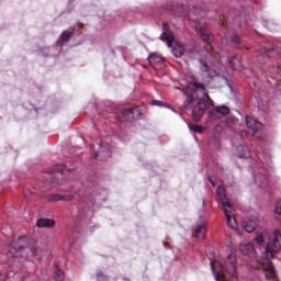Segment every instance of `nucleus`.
Listing matches in <instances>:
<instances>
[{"label":"nucleus","instance_id":"18","mask_svg":"<svg viewBox=\"0 0 281 281\" xmlns=\"http://www.w3.org/2000/svg\"><path fill=\"white\" fill-rule=\"evenodd\" d=\"M74 195L67 194V195H61V194H54L50 196L49 201H72Z\"/></svg>","mask_w":281,"mask_h":281},{"label":"nucleus","instance_id":"3","mask_svg":"<svg viewBox=\"0 0 281 281\" xmlns=\"http://www.w3.org/2000/svg\"><path fill=\"white\" fill-rule=\"evenodd\" d=\"M160 41H166L168 47H172V54L176 58H181L183 56V45L175 43V35L166 29V25L164 26V33L160 35Z\"/></svg>","mask_w":281,"mask_h":281},{"label":"nucleus","instance_id":"6","mask_svg":"<svg viewBox=\"0 0 281 281\" xmlns=\"http://www.w3.org/2000/svg\"><path fill=\"white\" fill-rule=\"evenodd\" d=\"M222 115H229V108L220 105L209 110V117L213 120H221Z\"/></svg>","mask_w":281,"mask_h":281},{"label":"nucleus","instance_id":"5","mask_svg":"<svg viewBox=\"0 0 281 281\" xmlns=\"http://www.w3.org/2000/svg\"><path fill=\"white\" fill-rule=\"evenodd\" d=\"M265 258H260L258 260L266 278H271L272 280H276L278 278V274L276 272V267H273V262L269 261L272 260L273 258L267 257V255L263 252Z\"/></svg>","mask_w":281,"mask_h":281},{"label":"nucleus","instance_id":"4","mask_svg":"<svg viewBox=\"0 0 281 281\" xmlns=\"http://www.w3.org/2000/svg\"><path fill=\"white\" fill-rule=\"evenodd\" d=\"M92 150L94 151L95 159H99V161H104V159L111 157V145L109 143L97 142L92 145Z\"/></svg>","mask_w":281,"mask_h":281},{"label":"nucleus","instance_id":"8","mask_svg":"<svg viewBox=\"0 0 281 281\" xmlns=\"http://www.w3.org/2000/svg\"><path fill=\"white\" fill-rule=\"evenodd\" d=\"M148 61L149 65L154 68V69H164V67H166V63L164 61V57L157 55V54H151L148 57Z\"/></svg>","mask_w":281,"mask_h":281},{"label":"nucleus","instance_id":"24","mask_svg":"<svg viewBox=\"0 0 281 281\" xmlns=\"http://www.w3.org/2000/svg\"><path fill=\"white\" fill-rule=\"evenodd\" d=\"M109 280V278H106V276H104L103 273H102V271H99L98 273H97V281H108Z\"/></svg>","mask_w":281,"mask_h":281},{"label":"nucleus","instance_id":"14","mask_svg":"<svg viewBox=\"0 0 281 281\" xmlns=\"http://www.w3.org/2000/svg\"><path fill=\"white\" fill-rule=\"evenodd\" d=\"M71 34H74V30L64 31L59 41H57V43H56L57 47H61V45H65V43H67V41H69Z\"/></svg>","mask_w":281,"mask_h":281},{"label":"nucleus","instance_id":"10","mask_svg":"<svg viewBox=\"0 0 281 281\" xmlns=\"http://www.w3.org/2000/svg\"><path fill=\"white\" fill-rule=\"evenodd\" d=\"M224 210V214L226 216V223L228 225V227H231L232 229H237L238 224L236 223V218L232 217V212H234V206L231 207H226L223 209Z\"/></svg>","mask_w":281,"mask_h":281},{"label":"nucleus","instance_id":"29","mask_svg":"<svg viewBox=\"0 0 281 281\" xmlns=\"http://www.w3.org/2000/svg\"><path fill=\"white\" fill-rule=\"evenodd\" d=\"M154 104H156V106H159V104H161V102L155 101Z\"/></svg>","mask_w":281,"mask_h":281},{"label":"nucleus","instance_id":"16","mask_svg":"<svg viewBox=\"0 0 281 281\" xmlns=\"http://www.w3.org/2000/svg\"><path fill=\"white\" fill-rule=\"evenodd\" d=\"M202 71H205L209 78H215V76H218V72L216 71V69L210 68V66L205 63L202 64Z\"/></svg>","mask_w":281,"mask_h":281},{"label":"nucleus","instance_id":"17","mask_svg":"<svg viewBox=\"0 0 281 281\" xmlns=\"http://www.w3.org/2000/svg\"><path fill=\"white\" fill-rule=\"evenodd\" d=\"M239 249L244 256H249V254H254V245L252 244H241Z\"/></svg>","mask_w":281,"mask_h":281},{"label":"nucleus","instance_id":"1","mask_svg":"<svg viewBox=\"0 0 281 281\" xmlns=\"http://www.w3.org/2000/svg\"><path fill=\"white\" fill-rule=\"evenodd\" d=\"M187 100L184 102V109H192V120L194 122H201V117L205 114V110L212 106V99L207 95V90L203 83L191 81L186 89L182 90Z\"/></svg>","mask_w":281,"mask_h":281},{"label":"nucleus","instance_id":"32","mask_svg":"<svg viewBox=\"0 0 281 281\" xmlns=\"http://www.w3.org/2000/svg\"><path fill=\"white\" fill-rule=\"evenodd\" d=\"M280 74H281V68H280Z\"/></svg>","mask_w":281,"mask_h":281},{"label":"nucleus","instance_id":"23","mask_svg":"<svg viewBox=\"0 0 281 281\" xmlns=\"http://www.w3.org/2000/svg\"><path fill=\"white\" fill-rule=\"evenodd\" d=\"M65 165H57L55 166V168L53 169V172H65Z\"/></svg>","mask_w":281,"mask_h":281},{"label":"nucleus","instance_id":"30","mask_svg":"<svg viewBox=\"0 0 281 281\" xmlns=\"http://www.w3.org/2000/svg\"><path fill=\"white\" fill-rule=\"evenodd\" d=\"M243 148V150H247V148H244V147H241Z\"/></svg>","mask_w":281,"mask_h":281},{"label":"nucleus","instance_id":"13","mask_svg":"<svg viewBox=\"0 0 281 281\" xmlns=\"http://www.w3.org/2000/svg\"><path fill=\"white\" fill-rule=\"evenodd\" d=\"M53 279L55 281H65V272L58 267L57 263L53 267Z\"/></svg>","mask_w":281,"mask_h":281},{"label":"nucleus","instance_id":"9","mask_svg":"<svg viewBox=\"0 0 281 281\" xmlns=\"http://www.w3.org/2000/svg\"><path fill=\"white\" fill-rule=\"evenodd\" d=\"M258 223H260V221L258 220L257 216H255V217H251L250 220L244 221L243 227L245 232H247L248 234H251L252 232H256V227H258Z\"/></svg>","mask_w":281,"mask_h":281},{"label":"nucleus","instance_id":"26","mask_svg":"<svg viewBox=\"0 0 281 281\" xmlns=\"http://www.w3.org/2000/svg\"><path fill=\"white\" fill-rule=\"evenodd\" d=\"M232 69H238V66H236V57H233L228 60Z\"/></svg>","mask_w":281,"mask_h":281},{"label":"nucleus","instance_id":"11","mask_svg":"<svg viewBox=\"0 0 281 281\" xmlns=\"http://www.w3.org/2000/svg\"><path fill=\"white\" fill-rule=\"evenodd\" d=\"M195 32H196V34H199V36H201L202 41H204L209 45H210V43H212V35H210V33L207 32V29L205 26L196 25Z\"/></svg>","mask_w":281,"mask_h":281},{"label":"nucleus","instance_id":"28","mask_svg":"<svg viewBox=\"0 0 281 281\" xmlns=\"http://www.w3.org/2000/svg\"><path fill=\"white\" fill-rule=\"evenodd\" d=\"M0 281H5V274H0Z\"/></svg>","mask_w":281,"mask_h":281},{"label":"nucleus","instance_id":"2","mask_svg":"<svg viewBox=\"0 0 281 281\" xmlns=\"http://www.w3.org/2000/svg\"><path fill=\"white\" fill-rule=\"evenodd\" d=\"M35 251L36 248H34V245L30 243L27 237H20L11 243L9 254L13 258H32Z\"/></svg>","mask_w":281,"mask_h":281},{"label":"nucleus","instance_id":"15","mask_svg":"<svg viewBox=\"0 0 281 281\" xmlns=\"http://www.w3.org/2000/svg\"><path fill=\"white\" fill-rule=\"evenodd\" d=\"M54 225H56V222H54V220H49V218H41L37 220L36 226L37 227H54Z\"/></svg>","mask_w":281,"mask_h":281},{"label":"nucleus","instance_id":"27","mask_svg":"<svg viewBox=\"0 0 281 281\" xmlns=\"http://www.w3.org/2000/svg\"><path fill=\"white\" fill-rule=\"evenodd\" d=\"M232 42L238 44V43H240V37L238 35H234L232 37Z\"/></svg>","mask_w":281,"mask_h":281},{"label":"nucleus","instance_id":"31","mask_svg":"<svg viewBox=\"0 0 281 281\" xmlns=\"http://www.w3.org/2000/svg\"><path fill=\"white\" fill-rule=\"evenodd\" d=\"M237 63H238V65H240V61H239V60H237Z\"/></svg>","mask_w":281,"mask_h":281},{"label":"nucleus","instance_id":"22","mask_svg":"<svg viewBox=\"0 0 281 281\" xmlns=\"http://www.w3.org/2000/svg\"><path fill=\"white\" fill-rule=\"evenodd\" d=\"M281 216V200H279L276 203V209H274V218H280Z\"/></svg>","mask_w":281,"mask_h":281},{"label":"nucleus","instance_id":"12","mask_svg":"<svg viewBox=\"0 0 281 281\" xmlns=\"http://www.w3.org/2000/svg\"><path fill=\"white\" fill-rule=\"evenodd\" d=\"M217 196L222 203L223 210L226 207H232V203L225 199V188L224 187H218L217 188Z\"/></svg>","mask_w":281,"mask_h":281},{"label":"nucleus","instance_id":"19","mask_svg":"<svg viewBox=\"0 0 281 281\" xmlns=\"http://www.w3.org/2000/svg\"><path fill=\"white\" fill-rule=\"evenodd\" d=\"M262 54L258 57L259 63H265L267 58H269V53L273 52V46H269L268 48H262Z\"/></svg>","mask_w":281,"mask_h":281},{"label":"nucleus","instance_id":"7","mask_svg":"<svg viewBox=\"0 0 281 281\" xmlns=\"http://www.w3.org/2000/svg\"><path fill=\"white\" fill-rule=\"evenodd\" d=\"M246 126H248V128L254 132V135L255 137H257V139H260V133H258V131L262 128V123L257 122L249 116H246Z\"/></svg>","mask_w":281,"mask_h":281},{"label":"nucleus","instance_id":"25","mask_svg":"<svg viewBox=\"0 0 281 281\" xmlns=\"http://www.w3.org/2000/svg\"><path fill=\"white\" fill-rule=\"evenodd\" d=\"M136 111H137V108L127 109V110L123 111V115H135Z\"/></svg>","mask_w":281,"mask_h":281},{"label":"nucleus","instance_id":"21","mask_svg":"<svg viewBox=\"0 0 281 281\" xmlns=\"http://www.w3.org/2000/svg\"><path fill=\"white\" fill-rule=\"evenodd\" d=\"M189 128H190L193 133H205V127H203V126H201V125L189 124Z\"/></svg>","mask_w":281,"mask_h":281},{"label":"nucleus","instance_id":"20","mask_svg":"<svg viewBox=\"0 0 281 281\" xmlns=\"http://www.w3.org/2000/svg\"><path fill=\"white\" fill-rule=\"evenodd\" d=\"M194 233L196 234L198 237L204 238L205 237V225H203V224L198 225L194 228Z\"/></svg>","mask_w":281,"mask_h":281}]
</instances>
